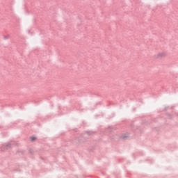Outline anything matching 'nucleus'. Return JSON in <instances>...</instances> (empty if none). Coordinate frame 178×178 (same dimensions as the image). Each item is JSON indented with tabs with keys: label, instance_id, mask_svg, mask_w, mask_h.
Wrapping results in <instances>:
<instances>
[{
	"label": "nucleus",
	"instance_id": "obj_1",
	"mask_svg": "<svg viewBox=\"0 0 178 178\" xmlns=\"http://www.w3.org/2000/svg\"><path fill=\"white\" fill-rule=\"evenodd\" d=\"M165 56H167L166 52H160V54H158L156 55V58H157L158 59H161V58H165Z\"/></svg>",
	"mask_w": 178,
	"mask_h": 178
},
{
	"label": "nucleus",
	"instance_id": "obj_2",
	"mask_svg": "<svg viewBox=\"0 0 178 178\" xmlns=\"http://www.w3.org/2000/svg\"><path fill=\"white\" fill-rule=\"evenodd\" d=\"M31 140H32V141H34V140H35V137H32Z\"/></svg>",
	"mask_w": 178,
	"mask_h": 178
}]
</instances>
